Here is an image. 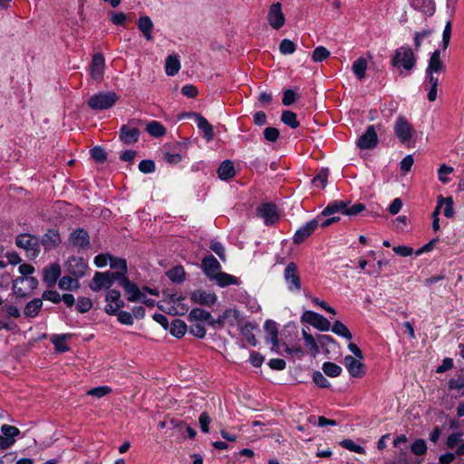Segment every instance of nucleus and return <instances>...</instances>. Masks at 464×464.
I'll return each instance as SVG.
<instances>
[{
  "label": "nucleus",
  "instance_id": "1",
  "mask_svg": "<svg viewBox=\"0 0 464 464\" xmlns=\"http://www.w3.org/2000/svg\"><path fill=\"white\" fill-rule=\"evenodd\" d=\"M391 63L393 67L411 71L415 67L416 57L409 45H402L394 51Z\"/></svg>",
  "mask_w": 464,
  "mask_h": 464
},
{
  "label": "nucleus",
  "instance_id": "2",
  "mask_svg": "<svg viewBox=\"0 0 464 464\" xmlns=\"http://www.w3.org/2000/svg\"><path fill=\"white\" fill-rule=\"evenodd\" d=\"M15 245L17 247L24 249L26 256L31 260L35 259L40 254L39 238L32 234L18 235L15 238Z\"/></svg>",
  "mask_w": 464,
  "mask_h": 464
},
{
  "label": "nucleus",
  "instance_id": "3",
  "mask_svg": "<svg viewBox=\"0 0 464 464\" xmlns=\"http://www.w3.org/2000/svg\"><path fill=\"white\" fill-rule=\"evenodd\" d=\"M119 96L114 92H99L89 98L87 104L94 111L108 110L115 105Z\"/></svg>",
  "mask_w": 464,
  "mask_h": 464
},
{
  "label": "nucleus",
  "instance_id": "4",
  "mask_svg": "<svg viewBox=\"0 0 464 464\" xmlns=\"http://www.w3.org/2000/svg\"><path fill=\"white\" fill-rule=\"evenodd\" d=\"M301 322L308 324L323 332L328 331L331 327L330 322L324 315L310 310L303 313Z\"/></svg>",
  "mask_w": 464,
  "mask_h": 464
},
{
  "label": "nucleus",
  "instance_id": "5",
  "mask_svg": "<svg viewBox=\"0 0 464 464\" xmlns=\"http://www.w3.org/2000/svg\"><path fill=\"white\" fill-rule=\"evenodd\" d=\"M394 134L401 143H406L412 139L414 129L405 117L399 116L394 125Z\"/></svg>",
  "mask_w": 464,
  "mask_h": 464
},
{
  "label": "nucleus",
  "instance_id": "6",
  "mask_svg": "<svg viewBox=\"0 0 464 464\" xmlns=\"http://www.w3.org/2000/svg\"><path fill=\"white\" fill-rule=\"evenodd\" d=\"M284 278L289 291L298 292L301 290V278L295 263L290 262L287 264L284 270Z\"/></svg>",
  "mask_w": 464,
  "mask_h": 464
},
{
  "label": "nucleus",
  "instance_id": "7",
  "mask_svg": "<svg viewBox=\"0 0 464 464\" xmlns=\"http://www.w3.org/2000/svg\"><path fill=\"white\" fill-rule=\"evenodd\" d=\"M379 143L378 135L374 125H369L366 130L356 141V145L361 150H372Z\"/></svg>",
  "mask_w": 464,
  "mask_h": 464
},
{
  "label": "nucleus",
  "instance_id": "8",
  "mask_svg": "<svg viewBox=\"0 0 464 464\" xmlns=\"http://www.w3.org/2000/svg\"><path fill=\"white\" fill-rule=\"evenodd\" d=\"M257 216L262 218L266 225H274L279 219L277 207L274 203H263L256 209Z\"/></svg>",
  "mask_w": 464,
  "mask_h": 464
},
{
  "label": "nucleus",
  "instance_id": "9",
  "mask_svg": "<svg viewBox=\"0 0 464 464\" xmlns=\"http://www.w3.org/2000/svg\"><path fill=\"white\" fill-rule=\"evenodd\" d=\"M88 269V264L82 257L80 256H70L67 261V271L68 273L76 278H82L85 276L86 270Z\"/></svg>",
  "mask_w": 464,
  "mask_h": 464
},
{
  "label": "nucleus",
  "instance_id": "10",
  "mask_svg": "<svg viewBox=\"0 0 464 464\" xmlns=\"http://www.w3.org/2000/svg\"><path fill=\"white\" fill-rule=\"evenodd\" d=\"M189 298L194 304L208 307H212L218 301V296L215 293H209L202 289L192 291L189 294Z\"/></svg>",
  "mask_w": 464,
  "mask_h": 464
},
{
  "label": "nucleus",
  "instance_id": "11",
  "mask_svg": "<svg viewBox=\"0 0 464 464\" xmlns=\"http://www.w3.org/2000/svg\"><path fill=\"white\" fill-rule=\"evenodd\" d=\"M69 243L82 249L90 247L91 239L88 231L82 227L73 229L69 235Z\"/></svg>",
  "mask_w": 464,
  "mask_h": 464
},
{
  "label": "nucleus",
  "instance_id": "12",
  "mask_svg": "<svg viewBox=\"0 0 464 464\" xmlns=\"http://www.w3.org/2000/svg\"><path fill=\"white\" fill-rule=\"evenodd\" d=\"M39 241L40 246L42 245L44 250L48 252L58 247L62 242V238L59 230L54 228H49L42 236Z\"/></svg>",
  "mask_w": 464,
  "mask_h": 464
},
{
  "label": "nucleus",
  "instance_id": "13",
  "mask_svg": "<svg viewBox=\"0 0 464 464\" xmlns=\"http://www.w3.org/2000/svg\"><path fill=\"white\" fill-rule=\"evenodd\" d=\"M267 20L269 24L276 30L280 29L285 24V19L282 12V5L279 2L274 3L270 6Z\"/></svg>",
  "mask_w": 464,
  "mask_h": 464
},
{
  "label": "nucleus",
  "instance_id": "14",
  "mask_svg": "<svg viewBox=\"0 0 464 464\" xmlns=\"http://www.w3.org/2000/svg\"><path fill=\"white\" fill-rule=\"evenodd\" d=\"M201 269L204 275L212 281V278L221 271V265L213 255H208L201 261Z\"/></svg>",
  "mask_w": 464,
  "mask_h": 464
},
{
  "label": "nucleus",
  "instance_id": "15",
  "mask_svg": "<svg viewBox=\"0 0 464 464\" xmlns=\"http://www.w3.org/2000/svg\"><path fill=\"white\" fill-rule=\"evenodd\" d=\"M318 225L319 219L317 218L310 220L305 225L299 227L294 235L293 242L296 245L303 243L314 232Z\"/></svg>",
  "mask_w": 464,
  "mask_h": 464
},
{
  "label": "nucleus",
  "instance_id": "16",
  "mask_svg": "<svg viewBox=\"0 0 464 464\" xmlns=\"http://www.w3.org/2000/svg\"><path fill=\"white\" fill-rule=\"evenodd\" d=\"M105 59L102 53H96L90 64V74L94 81H101L103 78Z\"/></svg>",
  "mask_w": 464,
  "mask_h": 464
},
{
  "label": "nucleus",
  "instance_id": "17",
  "mask_svg": "<svg viewBox=\"0 0 464 464\" xmlns=\"http://www.w3.org/2000/svg\"><path fill=\"white\" fill-rule=\"evenodd\" d=\"M343 362L350 375L354 378H361L363 376V363L360 362V359L352 355H346L343 359Z\"/></svg>",
  "mask_w": 464,
  "mask_h": 464
},
{
  "label": "nucleus",
  "instance_id": "18",
  "mask_svg": "<svg viewBox=\"0 0 464 464\" xmlns=\"http://www.w3.org/2000/svg\"><path fill=\"white\" fill-rule=\"evenodd\" d=\"M121 287L124 289L126 295H128V301L137 302L141 300L143 293H141L139 286L134 282H131L129 278L123 279Z\"/></svg>",
  "mask_w": 464,
  "mask_h": 464
},
{
  "label": "nucleus",
  "instance_id": "19",
  "mask_svg": "<svg viewBox=\"0 0 464 464\" xmlns=\"http://www.w3.org/2000/svg\"><path fill=\"white\" fill-rule=\"evenodd\" d=\"M140 130L138 128H130L128 125H122L120 129V140L124 144H133L139 140Z\"/></svg>",
  "mask_w": 464,
  "mask_h": 464
},
{
  "label": "nucleus",
  "instance_id": "20",
  "mask_svg": "<svg viewBox=\"0 0 464 464\" xmlns=\"http://www.w3.org/2000/svg\"><path fill=\"white\" fill-rule=\"evenodd\" d=\"M411 5L427 16H432L436 11L434 0H411Z\"/></svg>",
  "mask_w": 464,
  "mask_h": 464
},
{
  "label": "nucleus",
  "instance_id": "21",
  "mask_svg": "<svg viewBox=\"0 0 464 464\" xmlns=\"http://www.w3.org/2000/svg\"><path fill=\"white\" fill-rule=\"evenodd\" d=\"M189 115L195 117L198 128L203 131L204 138L208 141L213 140L214 130L212 125L207 121V119L199 113H190Z\"/></svg>",
  "mask_w": 464,
  "mask_h": 464
},
{
  "label": "nucleus",
  "instance_id": "22",
  "mask_svg": "<svg viewBox=\"0 0 464 464\" xmlns=\"http://www.w3.org/2000/svg\"><path fill=\"white\" fill-rule=\"evenodd\" d=\"M61 276V267L58 264H52L44 269V281L47 286H53Z\"/></svg>",
  "mask_w": 464,
  "mask_h": 464
},
{
  "label": "nucleus",
  "instance_id": "23",
  "mask_svg": "<svg viewBox=\"0 0 464 464\" xmlns=\"http://www.w3.org/2000/svg\"><path fill=\"white\" fill-rule=\"evenodd\" d=\"M219 287H227L231 285H239L241 281L238 277L225 272H218L213 278Z\"/></svg>",
  "mask_w": 464,
  "mask_h": 464
},
{
  "label": "nucleus",
  "instance_id": "24",
  "mask_svg": "<svg viewBox=\"0 0 464 464\" xmlns=\"http://www.w3.org/2000/svg\"><path fill=\"white\" fill-rule=\"evenodd\" d=\"M445 65L443 64L442 61L440 60V50L436 49L430 57L428 67L426 69V72H429V73L433 72H444Z\"/></svg>",
  "mask_w": 464,
  "mask_h": 464
},
{
  "label": "nucleus",
  "instance_id": "25",
  "mask_svg": "<svg viewBox=\"0 0 464 464\" xmlns=\"http://www.w3.org/2000/svg\"><path fill=\"white\" fill-rule=\"evenodd\" d=\"M153 23L148 15L140 16L137 21V27L148 41L152 39Z\"/></svg>",
  "mask_w": 464,
  "mask_h": 464
},
{
  "label": "nucleus",
  "instance_id": "26",
  "mask_svg": "<svg viewBox=\"0 0 464 464\" xmlns=\"http://www.w3.org/2000/svg\"><path fill=\"white\" fill-rule=\"evenodd\" d=\"M72 334H53L51 337V343L54 345V349L58 353H66L70 350V346L66 341L72 337Z\"/></svg>",
  "mask_w": 464,
  "mask_h": 464
},
{
  "label": "nucleus",
  "instance_id": "27",
  "mask_svg": "<svg viewBox=\"0 0 464 464\" xmlns=\"http://www.w3.org/2000/svg\"><path fill=\"white\" fill-rule=\"evenodd\" d=\"M218 174L222 180L231 179L236 174L234 163L229 160H224L218 169Z\"/></svg>",
  "mask_w": 464,
  "mask_h": 464
},
{
  "label": "nucleus",
  "instance_id": "28",
  "mask_svg": "<svg viewBox=\"0 0 464 464\" xmlns=\"http://www.w3.org/2000/svg\"><path fill=\"white\" fill-rule=\"evenodd\" d=\"M43 307V299L41 298H34L30 302H28L24 309V314L25 317L34 318L39 314Z\"/></svg>",
  "mask_w": 464,
  "mask_h": 464
},
{
  "label": "nucleus",
  "instance_id": "29",
  "mask_svg": "<svg viewBox=\"0 0 464 464\" xmlns=\"http://www.w3.org/2000/svg\"><path fill=\"white\" fill-rule=\"evenodd\" d=\"M210 319L211 314L201 308H193L188 315V320L189 322L194 323L200 321L206 323L208 325Z\"/></svg>",
  "mask_w": 464,
  "mask_h": 464
},
{
  "label": "nucleus",
  "instance_id": "30",
  "mask_svg": "<svg viewBox=\"0 0 464 464\" xmlns=\"http://www.w3.org/2000/svg\"><path fill=\"white\" fill-rule=\"evenodd\" d=\"M169 333L176 338H182L188 331L186 323L181 319H174L169 326Z\"/></svg>",
  "mask_w": 464,
  "mask_h": 464
},
{
  "label": "nucleus",
  "instance_id": "31",
  "mask_svg": "<svg viewBox=\"0 0 464 464\" xmlns=\"http://www.w3.org/2000/svg\"><path fill=\"white\" fill-rule=\"evenodd\" d=\"M180 69V63L177 56L169 55L165 63V72L169 76H174Z\"/></svg>",
  "mask_w": 464,
  "mask_h": 464
},
{
  "label": "nucleus",
  "instance_id": "32",
  "mask_svg": "<svg viewBox=\"0 0 464 464\" xmlns=\"http://www.w3.org/2000/svg\"><path fill=\"white\" fill-rule=\"evenodd\" d=\"M343 208H345V201L343 200H334L329 203L324 210L321 212V215L324 217L332 216L339 211L343 213Z\"/></svg>",
  "mask_w": 464,
  "mask_h": 464
},
{
  "label": "nucleus",
  "instance_id": "33",
  "mask_svg": "<svg viewBox=\"0 0 464 464\" xmlns=\"http://www.w3.org/2000/svg\"><path fill=\"white\" fill-rule=\"evenodd\" d=\"M167 276L170 281L176 284H180L185 280L186 273L182 266H176L167 271Z\"/></svg>",
  "mask_w": 464,
  "mask_h": 464
},
{
  "label": "nucleus",
  "instance_id": "34",
  "mask_svg": "<svg viewBox=\"0 0 464 464\" xmlns=\"http://www.w3.org/2000/svg\"><path fill=\"white\" fill-rule=\"evenodd\" d=\"M265 330L267 333L266 342H270L272 344H276L278 330L276 322L273 320H266L265 323Z\"/></svg>",
  "mask_w": 464,
  "mask_h": 464
},
{
  "label": "nucleus",
  "instance_id": "35",
  "mask_svg": "<svg viewBox=\"0 0 464 464\" xmlns=\"http://www.w3.org/2000/svg\"><path fill=\"white\" fill-rule=\"evenodd\" d=\"M79 278L72 277L70 276H64L60 278L58 285L63 290H76L80 287Z\"/></svg>",
  "mask_w": 464,
  "mask_h": 464
},
{
  "label": "nucleus",
  "instance_id": "36",
  "mask_svg": "<svg viewBox=\"0 0 464 464\" xmlns=\"http://www.w3.org/2000/svg\"><path fill=\"white\" fill-rule=\"evenodd\" d=\"M254 329H256V325L250 322H246L240 329L241 334L245 337L246 342L252 346H256L257 343L256 336L253 334Z\"/></svg>",
  "mask_w": 464,
  "mask_h": 464
},
{
  "label": "nucleus",
  "instance_id": "37",
  "mask_svg": "<svg viewBox=\"0 0 464 464\" xmlns=\"http://www.w3.org/2000/svg\"><path fill=\"white\" fill-rule=\"evenodd\" d=\"M146 130L155 138L163 137L166 134V128L157 121H151L146 125Z\"/></svg>",
  "mask_w": 464,
  "mask_h": 464
},
{
  "label": "nucleus",
  "instance_id": "38",
  "mask_svg": "<svg viewBox=\"0 0 464 464\" xmlns=\"http://www.w3.org/2000/svg\"><path fill=\"white\" fill-rule=\"evenodd\" d=\"M281 121L291 129H296L300 125L296 113L292 111H284L281 114Z\"/></svg>",
  "mask_w": 464,
  "mask_h": 464
},
{
  "label": "nucleus",
  "instance_id": "39",
  "mask_svg": "<svg viewBox=\"0 0 464 464\" xmlns=\"http://www.w3.org/2000/svg\"><path fill=\"white\" fill-rule=\"evenodd\" d=\"M330 328L334 334L342 336L347 340H351L353 338L350 330L347 328L345 324H343L339 320L334 321V324Z\"/></svg>",
  "mask_w": 464,
  "mask_h": 464
},
{
  "label": "nucleus",
  "instance_id": "40",
  "mask_svg": "<svg viewBox=\"0 0 464 464\" xmlns=\"http://www.w3.org/2000/svg\"><path fill=\"white\" fill-rule=\"evenodd\" d=\"M353 72L357 77V79L362 80L365 77V72L367 69V61L363 57L358 58L353 63Z\"/></svg>",
  "mask_w": 464,
  "mask_h": 464
},
{
  "label": "nucleus",
  "instance_id": "41",
  "mask_svg": "<svg viewBox=\"0 0 464 464\" xmlns=\"http://www.w3.org/2000/svg\"><path fill=\"white\" fill-rule=\"evenodd\" d=\"M464 388V368H461L455 378H450L448 382L449 390H461Z\"/></svg>",
  "mask_w": 464,
  "mask_h": 464
},
{
  "label": "nucleus",
  "instance_id": "42",
  "mask_svg": "<svg viewBox=\"0 0 464 464\" xmlns=\"http://www.w3.org/2000/svg\"><path fill=\"white\" fill-rule=\"evenodd\" d=\"M322 370L329 377H338L343 371L341 366L332 362H324Z\"/></svg>",
  "mask_w": 464,
  "mask_h": 464
},
{
  "label": "nucleus",
  "instance_id": "43",
  "mask_svg": "<svg viewBox=\"0 0 464 464\" xmlns=\"http://www.w3.org/2000/svg\"><path fill=\"white\" fill-rule=\"evenodd\" d=\"M350 201H345V208H343V215L353 217L356 216L366 209V207L362 203H356L351 207H349Z\"/></svg>",
  "mask_w": 464,
  "mask_h": 464
},
{
  "label": "nucleus",
  "instance_id": "44",
  "mask_svg": "<svg viewBox=\"0 0 464 464\" xmlns=\"http://www.w3.org/2000/svg\"><path fill=\"white\" fill-rule=\"evenodd\" d=\"M91 157L97 162V163H104L107 160V152L106 150L101 147V146H94L90 150Z\"/></svg>",
  "mask_w": 464,
  "mask_h": 464
},
{
  "label": "nucleus",
  "instance_id": "45",
  "mask_svg": "<svg viewBox=\"0 0 464 464\" xmlns=\"http://www.w3.org/2000/svg\"><path fill=\"white\" fill-rule=\"evenodd\" d=\"M329 171L327 169H322L318 174L312 179V183L315 187L324 188L327 185Z\"/></svg>",
  "mask_w": 464,
  "mask_h": 464
},
{
  "label": "nucleus",
  "instance_id": "46",
  "mask_svg": "<svg viewBox=\"0 0 464 464\" xmlns=\"http://www.w3.org/2000/svg\"><path fill=\"white\" fill-rule=\"evenodd\" d=\"M340 445L350 450V451H353V452H355V453H359V454H364L365 453V450L363 447L356 444L353 440H350V439H344L341 442H340Z\"/></svg>",
  "mask_w": 464,
  "mask_h": 464
},
{
  "label": "nucleus",
  "instance_id": "47",
  "mask_svg": "<svg viewBox=\"0 0 464 464\" xmlns=\"http://www.w3.org/2000/svg\"><path fill=\"white\" fill-rule=\"evenodd\" d=\"M296 45L290 39H283L279 44V51L284 55L292 54L295 52Z\"/></svg>",
  "mask_w": 464,
  "mask_h": 464
},
{
  "label": "nucleus",
  "instance_id": "48",
  "mask_svg": "<svg viewBox=\"0 0 464 464\" xmlns=\"http://www.w3.org/2000/svg\"><path fill=\"white\" fill-rule=\"evenodd\" d=\"M330 56V52L324 46L316 47L312 54V59L315 63H321Z\"/></svg>",
  "mask_w": 464,
  "mask_h": 464
},
{
  "label": "nucleus",
  "instance_id": "49",
  "mask_svg": "<svg viewBox=\"0 0 464 464\" xmlns=\"http://www.w3.org/2000/svg\"><path fill=\"white\" fill-rule=\"evenodd\" d=\"M1 431L4 437L10 439V440H12L14 443L15 441L14 437L20 434L18 428L8 424H4L1 427Z\"/></svg>",
  "mask_w": 464,
  "mask_h": 464
},
{
  "label": "nucleus",
  "instance_id": "50",
  "mask_svg": "<svg viewBox=\"0 0 464 464\" xmlns=\"http://www.w3.org/2000/svg\"><path fill=\"white\" fill-rule=\"evenodd\" d=\"M411 450L413 454L417 456H422L427 451V446L425 440L422 439H417L413 441L411 446Z\"/></svg>",
  "mask_w": 464,
  "mask_h": 464
},
{
  "label": "nucleus",
  "instance_id": "51",
  "mask_svg": "<svg viewBox=\"0 0 464 464\" xmlns=\"http://www.w3.org/2000/svg\"><path fill=\"white\" fill-rule=\"evenodd\" d=\"M442 200V205L444 204L445 205V208H444V216L446 218H452L454 216V209H453V199L451 197H449V198H444L442 196H440L438 198V202L439 201H441Z\"/></svg>",
  "mask_w": 464,
  "mask_h": 464
},
{
  "label": "nucleus",
  "instance_id": "52",
  "mask_svg": "<svg viewBox=\"0 0 464 464\" xmlns=\"http://www.w3.org/2000/svg\"><path fill=\"white\" fill-rule=\"evenodd\" d=\"M109 261L111 268L121 270L123 273H128V266L125 259L111 256Z\"/></svg>",
  "mask_w": 464,
  "mask_h": 464
},
{
  "label": "nucleus",
  "instance_id": "53",
  "mask_svg": "<svg viewBox=\"0 0 464 464\" xmlns=\"http://www.w3.org/2000/svg\"><path fill=\"white\" fill-rule=\"evenodd\" d=\"M92 307V302L89 297H80L77 301L76 309L79 313L89 312Z\"/></svg>",
  "mask_w": 464,
  "mask_h": 464
},
{
  "label": "nucleus",
  "instance_id": "54",
  "mask_svg": "<svg viewBox=\"0 0 464 464\" xmlns=\"http://www.w3.org/2000/svg\"><path fill=\"white\" fill-rule=\"evenodd\" d=\"M155 162L152 160H142L139 163V170L144 174H150L155 171Z\"/></svg>",
  "mask_w": 464,
  "mask_h": 464
},
{
  "label": "nucleus",
  "instance_id": "55",
  "mask_svg": "<svg viewBox=\"0 0 464 464\" xmlns=\"http://www.w3.org/2000/svg\"><path fill=\"white\" fill-rule=\"evenodd\" d=\"M209 248L218 255L221 261H226L225 247L220 242L215 240L211 241Z\"/></svg>",
  "mask_w": 464,
  "mask_h": 464
},
{
  "label": "nucleus",
  "instance_id": "56",
  "mask_svg": "<svg viewBox=\"0 0 464 464\" xmlns=\"http://www.w3.org/2000/svg\"><path fill=\"white\" fill-rule=\"evenodd\" d=\"M453 172V168L448 167L446 164H442L440 166L438 169V178L440 182L443 184H446L449 182V178L447 175Z\"/></svg>",
  "mask_w": 464,
  "mask_h": 464
},
{
  "label": "nucleus",
  "instance_id": "57",
  "mask_svg": "<svg viewBox=\"0 0 464 464\" xmlns=\"http://www.w3.org/2000/svg\"><path fill=\"white\" fill-rule=\"evenodd\" d=\"M451 37V22L449 21L445 24L443 33H442V41H441V47L443 50H446L450 44Z\"/></svg>",
  "mask_w": 464,
  "mask_h": 464
},
{
  "label": "nucleus",
  "instance_id": "58",
  "mask_svg": "<svg viewBox=\"0 0 464 464\" xmlns=\"http://www.w3.org/2000/svg\"><path fill=\"white\" fill-rule=\"evenodd\" d=\"M313 381L320 388H328L330 386L328 380L319 371H315L313 373Z\"/></svg>",
  "mask_w": 464,
  "mask_h": 464
},
{
  "label": "nucleus",
  "instance_id": "59",
  "mask_svg": "<svg viewBox=\"0 0 464 464\" xmlns=\"http://www.w3.org/2000/svg\"><path fill=\"white\" fill-rule=\"evenodd\" d=\"M280 132L275 127H266L264 130V137L267 141L276 142L279 138Z\"/></svg>",
  "mask_w": 464,
  "mask_h": 464
},
{
  "label": "nucleus",
  "instance_id": "60",
  "mask_svg": "<svg viewBox=\"0 0 464 464\" xmlns=\"http://www.w3.org/2000/svg\"><path fill=\"white\" fill-rule=\"evenodd\" d=\"M41 299L51 301L53 304H59L62 301L60 294L55 290H45Z\"/></svg>",
  "mask_w": 464,
  "mask_h": 464
},
{
  "label": "nucleus",
  "instance_id": "61",
  "mask_svg": "<svg viewBox=\"0 0 464 464\" xmlns=\"http://www.w3.org/2000/svg\"><path fill=\"white\" fill-rule=\"evenodd\" d=\"M432 34L431 29H424L421 32H416L414 34V46L415 49L418 50L421 45V41L424 38L429 37Z\"/></svg>",
  "mask_w": 464,
  "mask_h": 464
},
{
  "label": "nucleus",
  "instance_id": "62",
  "mask_svg": "<svg viewBox=\"0 0 464 464\" xmlns=\"http://www.w3.org/2000/svg\"><path fill=\"white\" fill-rule=\"evenodd\" d=\"M297 98V94L293 90L287 89L283 93L282 102L285 106H290Z\"/></svg>",
  "mask_w": 464,
  "mask_h": 464
},
{
  "label": "nucleus",
  "instance_id": "63",
  "mask_svg": "<svg viewBox=\"0 0 464 464\" xmlns=\"http://www.w3.org/2000/svg\"><path fill=\"white\" fill-rule=\"evenodd\" d=\"M198 422L202 432L208 433L209 431V423L211 422V418L208 413L206 411L202 412L199 415Z\"/></svg>",
  "mask_w": 464,
  "mask_h": 464
},
{
  "label": "nucleus",
  "instance_id": "64",
  "mask_svg": "<svg viewBox=\"0 0 464 464\" xmlns=\"http://www.w3.org/2000/svg\"><path fill=\"white\" fill-rule=\"evenodd\" d=\"M462 432H454L450 434L446 440V445L449 449H454L461 441Z\"/></svg>",
  "mask_w": 464,
  "mask_h": 464
}]
</instances>
